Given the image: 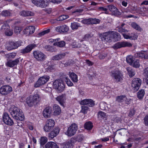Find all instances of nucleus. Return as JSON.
<instances>
[{"instance_id":"31","label":"nucleus","mask_w":148,"mask_h":148,"mask_svg":"<svg viewBox=\"0 0 148 148\" xmlns=\"http://www.w3.org/2000/svg\"><path fill=\"white\" fill-rule=\"evenodd\" d=\"M93 127L92 123L90 121L86 122L84 125L85 129L89 130H91Z\"/></svg>"},{"instance_id":"38","label":"nucleus","mask_w":148,"mask_h":148,"mask_svg":"<svg viewBox=\"0 0 148 148\" xmlns=\"http://www.w3.org/2000/svg\"><path fill=\"white\" fill-rule=\"evenodd\" d=\"M45 48L46 51H49L51 52H53L55 51L54 48L52 46L49 45H46L45 46Z\"/></svg>"},{"instance_id":"50","label":"nucleus","mask_w":148,"mask_h":148,"mask_svg":"<svg viewBox=\"0 0 148 148\" xmlns=\"http://www.w3.org/2000/svg\"><path fill=\"white\" fill-rule=\"evenodd\" d=\"M82 23L85 24H91L90 18L84 19L82 21Z\"/></svg>"},{"instance_id":"20","label":"nucleus","mask_w":148,"mask_h":148,"mask_svg":"<svg viewBox=\"0 0 148 148\" xmlns=\"http://www.w3.org/2000/svg\"><path fill=\"white\" fill-rule=\"evenodd\" d=\"M52 112V109L50 107H46L43 112V115L45 118H47L50 117Z\"/></svg>"},{"instance_id":"62","label":"nucleus","mask_w":148,"mask_h":148,"mask_svg":"<svg viewBox=\"0 0 148 148\" xmlns=\"http://www.w3.org/2000/svg\"><path fill=\"white\" fill-rule=\"evenodd\" d=\"M64 15L60 16L57 19V21H60L64 20Z\"/></svg>"},{"instance_id":"41","label":"nucleus","mask_w":148,"mask_h":148,"mask_svg":"<svg viewBox=\"0 0 148 148\" xmlns=\"http://www.w3.org/2000/svg\"><path fill=\"white\" fill-rule=\"evenodd\" d=\"M50 31V29L49 28H48L46 30H44L41 32L39 33L37 35L38 37H40L44 35L45 34L49 33Z\"/></svg>"},{"instance_id":"58","label":"nucleus","mask_w":148,"mask_h":148,"mask_svg":"<svg viewBox=\"0 0 148 148\" xmlns=\"http://www.w3.org/2000/svg\"><path fill=\"white\" fill-rule=\"evenodd\" d=\"M23 32V34H27L29 33H30L29 28H24Z\"/></svg>"},{"instance_id":"16","label":"nucleus","mask_w":148,"mask_h":148,"mask_svg":"<svg viewBox=\"0 0 148 148\" xmlns=\"http://www.w3.org/2000/svg\"><path fill=\"white\" fill-rule=\"evenodd\" d=\"M36 47V45L34 44H29L24 48L21 49L20 52L22 54H25L29 53L33 49Z\"/></svg>"},{"instance_id":"5","label":"nucleus","mask_w":148,"mask_h":148,"mask_svg":"<svg viewBox=\"0 0 148 148\" xmlns=\"http://www.w3.org/2000/svg\"><path fill=\"white\" fill-rule=\"evenodd\" d=\"M78 129L77 125L75 123H73L68 128L66 133H65V134L68 136H72L76 133Z\"/></svg>"},{"instance_id":"57","label":"nucleus","mask_w":148,"mask_h":148,"mask_svg":"<svg viewBox=\"0 0 148 148\" xmlns=\"http://www.w3.org/2000/svg\"><path fill=\"white\" fill-rule=\"evenodd\" d=\"M49 1L55 4H59L61 3V0H49Z\"/></svg>"},{"instance_id":"61","label":"nucleus","mask_w":148,"mask_h":148,"mask_svg":"<svg viewBox=\"0 0 148 148\" xmlns=\"http://www.w3.org/2000/svg\"><path fill=\"white\" fill-rule=\"evenodd\" d=\"M22 28H14V32L17 34L20 33Z\"/></svg>"},{"instance_id":"21","label":"nucleus","mask_w":148,"mask_h":148,"mask_svg":"<svg viewBox=\"0 0 148 148\" xmlns=\"http://www.w3.org/2000/svg\"><path fill=\"white\" fill-rule=\"evenodd\" d=\"M19 62L18 59H16L14 60H9L7 61L6 65L10 67H13L15 65H16Z\"/></svg>"},{"instance_id":"33","label":"nucleus","mask_w":148,"mask_h":148,"mask_svg":"<svg viewBox=\"0 0 148 148\" xmlns=\"http://www.w3.org/2000/svg\"><path fill=\"white\" fill-rule=\"evenodd\" d=\"M145 94V91L143 89L140 90L137 92V97L140 100L142 99Z\"/></svg>"},{"instance_id":"25","label":"nucleus","mask_w":148,"mask_h":148,"mask_svg":"<svg viewBox=\"0 0 148 148\" xmlns=\"http://www.w3.org/2000/svg\"><path fill=\"white\" fill-rule=\"evenodd\" d=\"M135 56L141 59H148V55L145 54L144 51H141L137 52L135 54Z\"/></svg>"},{"instance_id":"42","label":"nucleus","mask_w":148,"mask_h":148,"mask_svg":"<svg viewBox=\"0 0 148 148\" xmlns=\"http://www.w3.org/2000/svg\"><path fill=\"white\" fill-rule=\"evenodd\" d=\"M13 34L12 30L10 29V28H7L5 31V35L8 36H12Z\"/></svg>"},{"instance_id":"11","label":"nucleus","mask_w":148,"mask_h":148,"mask_svg":"<svg viewBox=\"0 0 148 148\" xmlns=\"http://www.w3.org/2000/svg\"><path fill=\"white\" fill-rule=\"evenodd\" d=\"M32 2L38 7L45 8L49 5V1L44 0H31Z\"/></svg>"},{"instance_id":"47","label":"nucleus","mask_w":148,"mask_h":148,"mask_svg":"<svg viewBox=\"0 0 148 148\" xmlns=\"http://www.w3.org/2000/svg\"><path fill=\"white\" fill-rule=\"evenodd\" d=\"M77 141L80 142L82 141L84 137L82 135L79 134L76 136H75Z\"/></svg>"},{"instance_id":"2","label":"nucleus","mask_w":148,"mask_h":148,"mask_svg":"<svg viewBox=\"0 0 148 148\" xmlns=\"http://www.w3.org/2000/svg\"><path fill=\"white\" fill-rule=\"evenodd\" d=\"M40 99V97L38 92L35 93L32 96H30L27 97L26 99V102L29 107H32L35 103L39 102Z\"/></svg>"},{"instance_id":"24","label":"nucleus","mask_w":148,"mask_h":148,"mask_svg":"<svg viewBox=\"0 0 148 148\" xmlns=\"http://www.w3.org/2000/svg\"><path fill=\"white\" fill-rule=\"evenodd\" d=\"M45 148H59L57 144L53 142H49L45 145Z\"/></svg>"},{"instance_id":"39","label":"nucleus","mask_w":148,"mask_h":148,"mask_svg":"<svg viewBox=\"0 0 148 148\" xmlns=\"http://www.w3.org/2000/svg\"><path fill=\"white\" fill-rule=\"evenodd\" d=\"M133 65V67L135 68H139L140 66V64L139 63V60L138 59L134 60V61L133 62L132 65Z\"/></svg>"},{"instance_id":"23","label":"nucleus","mask_w":148,"mask_h":148,"mask_svg":"<svg viewBox=\"0 0 148 148\" xmlns=\"http://www.w3.org/2000/svg\"><path fill=\"white\" fill-rule=\"evenodd\" d=\"M110 33H111L112 39H114L115 41H117L121 39V36L118 32L111 31Z\"/></svg>"},{"instance_id":"59","label":"nucleus","mask_w":148,"mask_h":148,"mask_svg":"<svg viewBox=\"0 0 148 148\" xmlns=\"http://www.w3.org/2000/svg\"><path fill=\"white\" fill-rule=\"evenodd\" d=\"M135 112L134 110H131L129 114V116L131 117H132L135 114Z\"/></svg>"},{"instance_id":"12","label":"nucleus","mask_w":148,"mask_h":148,"mask_svg":"<svg viewBox=\"0 0 148 148\" xmlns=\"http://www.w3.org/2000/svg\"><path fill=\"white\" fill-rule=\"evenodd\" d=\"M3 121L6 124L10 126L13 125L14 122L7 112H5L3 115Z\"/></svg>"},{"instance_id":"46","label":"nucleus","mask_w":148,"mask_h":148,"mask_svg":"<svg viewBox=\"0 0 148 148\" xmlns=\"http://www.w3.org/2000/svg\"><path fill=\"white\" fill-rule=\"evenodd\" d=\"M98 116L99 118L101 119H103L106 117V114L102 111H99L98 113Z\"/></svg>"},{"instance_id":"40","label":"nucleus","mask_w":148,"mask_h":148,"mask_svg":"<svg viewBox=\"0 0 148 148\" xmlns=\"http://www.w3.org/2000/svg\"><path fill=\"white\" fill-rule=\"evenodd\" d=\"M143 74L146 78V83L148 85V67L145 68Z\"/></svg>"},{"instance_id":"9","label":"nucleus","mask_w":148,"mask_h":148,"mask_svg":"<svg viewBox=\"0 0 148 148\" xmlns=\"http://www.w3.org/2000/svg\"><path fill=\"white\" fill-rule=\"evenodd\" d=\"M34 58L38 61H42L45 60L46 55L42 52L39 51H35L33 52Z\"/></svg>"},{"instance_id":"60","label":"nucleus","mask_w":148,"mask_h":148,"mask_svg":"<svg viewBox=\"0 0 148 148\" xmlns=\"http://www.w3.org/2000/svg\"><path fill=\"white\" fill-rule=\"evenodd\" d=\"M65 82H66V84L68 86H72L73 85V83L69 79V80L65 81Z\"/></svg>"},{"instance_id":"52","label":"nucleus","mask_w":148,"mask_h":148,"mask_svg":"<svg viewBox=\"0 0 148 148\" xmlns=\"http://www.w3.org/2000/svg\"><path fill=\"white\" fill-rule=\"evenodd\" d=\"M81 27V26H80L79 24L76 22H74L73 23H71V28H78Z\"/></svg>"},{"instance_id":"3","label":"nucleus","mask_w":148,"mask_h":148,"mask_svg":"<svg viewBox=\"0 0 148 148\" xmlns=\"http://www.w3.org/2000/svg\"><path fill=\"white\" fill-rule=\"evenodd\" d=\"M110 76L116 82H121L123 80V74L120 71H112Z\"/></svg>"},{"instance_id":"29","label":"nucleus","mask_w":148,"mask_h":148,"mask_svg":"<svg viewBox=\"0 0 148 148\" xmlns=\"http://www.w3.org/2000/svg\"><path fill=\"white\" fill-rule=\"evenodd\" d=\"M64 56L65 53L59 54L52 56L51 58V59L53 60H59L62 59Z\"/></svg>"},{"instance_id":"55","label":"nucleus","mask_w":148,"mask_h":148,"mask_svg":"<svg viewBox=\"0 0 148 148\" xmlns=\"http://www.w3.org/2000/svg\"><path fill=\"white\" fill-rule=\"evenodd\" d=\"M144 119L145 125L148 126V115L145 116Z\"/></svg>"},{"instance_id":"19","label":"nucleus","mask_w":148,"mask_h":148,"mask_svg":"<svg viewBox=\"0 0 148 148\" xmlns=\"http://www.w3.org/2000/svg\"><path fill=\"white\" fill-rule=\"evenodd\" d=\"M108 7L113 15L116 16L121 15V12L114 5H109L108 6Z\"/></svg>"},{"instance_id":"45","label":"nucleus","mask_w":148,"mask_h":148,"mask_svg":"<svg viewBox=\"0 0 148 148\" xmlns=\"http://www.w3.org/2000/svg\"><path fill=\"white\" fill-rule=\"evenodd\" d=\"M1 14L3 16H10L11 14L10 11L6 10L3 11L1 12Z\"/></svg>"},{"instance_id":"7","label":"nucleus","mask_w":148,"mask_h":148,"mask_svg":"<svg viewBox=\"0 0 148 148\" xmlns=\"http://www.w3.org/2000/svg\"><path fill=\"white\" fill-rule=\"evenodd\" d=\"M142 80L138 78H134L132 81L131 85L134 90L136 91H137L139 89L141 85Z\"/></svg>"},{"instance_id":"32","label":"nucleus","mask_w":148,"mask_h":148,"mask_svg":"<svg viewBox=\"0 0 148 148\" xmlns=\"http://www.w3.org/2000/svg\"><path fill=\"white\" fill-rule=\"evenodd\" d=\"M69 77L71 80L74 82H77L78 81V76L73 72H72L70 74Z\"/></svg>"},{"instance_id":"10","label":"nucleus","mask_w":148,"mask_h":148,"mask_svg":"<svg viewBox=\"0 0 148 148\" xmlns=\"http://www.w3.org/2000/svg\"><path fill=\"white\" fill-rule=\"evenodd\" d=\"M12 91V87L8 85H3L0 88V93L4 96L7 95Z\"/></svg>"},{"instance_id":"51","label":"nucleus","mask_w":148,"mask_h":148,"mask_svg":"<svg viewBox=\"0 0 148 148\" xmlns=\"http://www.w3.org/2000/svg\"><path fill=\"white\" fill-rule=\"evenodd\" d=\"M74 63V61L71 60H69L65 63V65H66L67 66H72Z\"/></svg>"},{"instance_id":"22","label":"nucleus","mask_w":148,"mask_h":148,"mask_svg":"<svg viewBox=\"0 0 148 148\" xmlns=\"http://www.w3.org/2000/svg\"><path fill=\"white\" fill-rule=\"evenodd\" d=\"M119 31L121 32L124 38L127 39H130V34L129 33L128 34H127L128 32V30H125V28H118Z\"/></svg>"},{"instance_id":"54","label":"nucleus","mask_w":148,"mask_h":148,"mask_svg":"<svg viewBox=\"0 0 148 148\" xmlns=\"http://www.w3.org/2000/svg\"><path fill=\"white\" fill-rule=\"evenodd\" d=\"M91 37L92 36L90 34H86L84 35L83 39L84 40H87Z\"/></svg>"},{"instance_id":"53","label":"nucleus","mask_w":148,"mask_h":148,"mask_svg":"<svg viewBox=\"0 0 148 148\" xmlns=\"http://www.w3.org/2000/svg\"><path fill=\"white\" fill-rule=\"evenodd\" d=\"M12 21V19H9V20H7L5 22V23H4L1 26L2 27H10L9 26V25L8 23H10V22L11 21Z\"/></svg>"},{"instance_id":"17","label":"nucleus","mask_w":148,"mask_h":148,"mask_svg":"<svg viewBox=\"0 0 148 148\" xmlns=\"http://www.w3.org/2000/svg\"><path fill=\"white\" fill-rule=\"evenodd\" d=\"M80 104L82 105H87L89 107H92L95 105V101L91 99H85L81 100Z\"/></svg>"},{"instance_id":"6","label":"nucleus","mask_w":148,"mask_h":148,"mask_svg":"<svg viewBox=\"0 0 148 148\" xmlns=\"http://www.w3.org/2000/svg\"><path fill=\"white\" fill-rule=\"evenodd\" d=\"M50 77L49 75H45L40 77L34 84V86L35 88L39 87L42 85L45 84L49 80Z\"/></svg>"},{"instance_id":"56","label":"nucleus","mask_w":148,"mask_h":148,"mask_svg":"<svg viewBox=\"0 0 148 148\" xmlns=\"http://www.w3.org/2000/svg\"><path fill=\"white\" fill-rule=\"evenodd\" d=\"M73 144H74L77 141L75 136L71 138L69 141Z\"/></svg>"},{"instance_id":"28","label":"nucleus","mask_w":148,"mask_h":148,"mask_svg":"<svg viewBox=\"0 0 148 148\" xmlns=\"http://www.w3.org/2000/svg\"><path fill=\"white\" fill-rule=\"evenodd\" d=\"M21 15L24 16H33L34 15L32 12L27 11H23L20 13Z\"/></svg>"},{"instance_id":"18","label":"nucleus","mask_w":148,"mask_h":148,"mask_svg":"<svg viewBox=\"0 0 148 148\" xmlns=\"http://www.w3.org/2000/svg\"><path fill=\"white\" fill-rule=\"evenodd\" d=\"M53 85L57 89L60 91L63 90L65 88V84L64 83L60 82L58 81H54Z\"/></svg>"},{"instance_id":"43","label":"nucleus","mask_w":148,"mask_h":148,"mask_svg":"<svg viewBox=\"0 0 148 148\" xmlns=\"http://www.w3.org/2000/svg\"><path fill=\"white\" fill-rule=\"evenodd\" d=\"M88 109L89 108L88 106H82L81 112L84 114H86L87 113Z\"/></svg>"},{"instance_id":"35","label":"nucleus","mask_w":148,"mask_h":148,"mask_svg":"<svg viewBox=\"0 0 148 148\" xmlns=\"http://www.w3.org/2000/svg\"><path fill=\"white\" fill-rule=\"evenodd\" d=\"M135 59L133 56H128L126 58L127 62L129 64L132 65Z\"/></svg>"},{"instance_id":"15","label":"nucleus","mask_w":148,"mask_h":148,"mask_svg":"<svg viewBox=\"0 0 148 148\" xmlns=\"http://www.w3.org/2000/svg\"><path fill=\"white\" fill-rule=\"evenodd\" d=\"M22 42L18 41L16 42L10 41L9 42L8 49L9 50H12L17 48L21 45Z\"/></svg>"},{"instance_id":"27","label":"nucleus","mask_w":148,"mask_h":148,"mask_svg":"<svg viewBox=\"0 0 148 148\" xmlns=\"http://www.w3.org/2000/svg\"><path fill=\"white\" fill-rule=\"evenodd\" d=\"M54 114L55 115H59L61 112V110L60 107L58 105L55 104L53 106Z\"/></svg>"},{"instance_id":"48","label":"nucleus","mask_w":148,"mask_h":148,"mask_svg":"<svg viewBox=\"0 0 148 148\" xmlns=\"http://www.w3.org/2000/svg\"><path fill=\"white\" fill-rule=\"evenodd\" d=\"M130 39L131 40H135L138 37V36L135 33H132L130 34Z\"/></svg>"},{"instance_id":"36","label":"nucleus","mask_w":148,"mask_h":148,"mask_svg":"<svg viewBox=\"0 0 148 148\" xmlns=\"http://www.w3.org/2000/svg\"><path fill=\"white\" fill-rule=\"evenodd\" d=\"M47 141V138L45 136H42L40 139V143L41 145H45Z\"/></svg>"},{"instance_id":"4","label":"nucleus","mask_w":148,"mask_h":148,"mask_svg":"<svg viewBox=\"0 0 148 148\" xmlns=\"http://www.w3.org/2000/svg\"><path fill=\"white\" fill-rule=\"evenodd\" d=\"M55 125V122L53 119H47L43 127V130L46 132H49L52 130Z\"/></svg>"},{"instance_id":"63","label":"nucleus","mask_w":148,"mask_h":148,"mask_svg":"<svg viewBox=\"0 0 148 148\" xmlns=\"http://www.w3.org/2000/svg\"><path fill=\"white\" fill-rule=\"evenodd\" d=\"M131 26L132 28H139L140 27L135 23H132L131 24Z\"/></svg>"},{"instance_id":"34","label":"nucleus","mask_w":148,"mask_h":148,"mask_svg":"<svg viewBox=\"0 0 148 148\" xmlns=\"http://www.w3.org/2000/svg\"><path fill=\"white\" fill-rule=\"evenodd\" d=\"M56 100L59 102L61 106L64 107V99L62 95L58 96L56 97Z\"/></svg>"},{"instance_id":"44","label":"nucleus","mask_w":148,"mask_h":148,"mask_svg":"<svg viewBox=\"0 0 148 148\" xmlns=\"http://www.w3.org/2000/svg\"><path fill=\"white\" fill-rule=\"evenodd\" d=\"M91 24H97L99 23L100 20L98 19L90 18Z\"/></svg>"},{"instance_id":"13","label":"nucleus","mask_w":148,"mask_h":148,"mask_svg":"<svg viewBox=\"0 0 148 148\" xmlns=\"http://www.w3.org/2000/svg\"><path fill=\"white\" fill-rule=\"evenodd\" d=\"M110 32L111 31H109L103 33L101 38L102 41L104 42H111L112 41V38Z\"/></svg>"},{"instance_id":"64","label":"nucleus","mask_w":148,"mask_h":148,"mask_svg":"<svg viewBox=\"0 0 148 148\" xmlns=\"http://www.w3.org/2000/svg\"><path fill=\"white\" fill-rule=\"evenodd\" d=\"M56 29L57 31L60 33L65 32V28H56Z\"/></svg>"},{"instance_id":"37","label":"nucleus","mask_w":148,"mask_h":148,"mask_svg":"<svg viewBox=\"0 0 148 148\" xmlns=\"http://www.w3.org/2000/svg\"><path fill=\"white\" fill-rule=\"evenodd\" d=\"M53 45L55 46H57L59 47H62L65 45V42L64 41L54 42Z\"/></svg>"},{"instance_id":"14","label":"nucleus","mask_w":148,"mask_h":148,"mask_svg":"<svg viewBox=\"0 0 148 148\" xmlns=\"http://www.w3.org/2000/svg\"><path fill=\"white\" fill-rule=\"evenodd\" d=\"M60 130V128L56 127L48 134V137L50 139H52L57 136L59 134Z\"/></svg>"},{"instance_id":"1","label":"nucleus","mask_w":148,"mask_h":148,"mask_svg":"<svg viewBox=\"0 0 148 148\" xmlns=\"http://www.w3.org/2000/svg\"><path fill=\"white\" fill-rule=\"evenodd\" d=\"M9 111L11 115L14 119L20 121L24 120V115L22 111L18 107L14 106H12L10 108Z\"/></svg>"},{"instance_id":"49","label":"nucleus","mask_w":148,"mask_h":148,"mask_svg":"<svg viewBox=\"0 0 148 148\" xmlns=\"http://www.w3.org/2000/svg\"><path fill=\"white\" fill-rule=\"evenodd\" d=\"M73 147V144L70 141L65 143V148H72Z\"/></svg>"},{"instance_id":"30","label":"nucleus","mask_w":148,"mask_h":148,"mask_svg":"<svg viewBox=\"0 0 148 148\" xmlns=\"http://www.w3.org/2000/svg\"><path fill=\"white\" fill-rule=\"evenodd\" d=\"M127 72V74L130 77H133L135 74L136 72L135 70L130 67H128L126 68Z\"/></svg>"},{"instance_id":"26","label":"nucleus","mask_w":148,"mask_h":148,"mask_svg":"<svg viewBox=\"0 0 148 148\" xmlns=\"http://www.w3.org/2000/svg\"><path fill=\"white\" fill-rule=\"evenodd\" d=\"M125 98H126V96L125 95L118 96L116 97V100L119 103L123 104Z\"/></svg>"},{"instance_id":"8","label":"nucleus","mask_w":148,"mask_h":148,"mask_svg":"<svg viewBox=\"0 0 148 148\" xmlns=\"http://www.w3.org/2000/svg\"><path fill=\"white\" fill-rule=\"evenodd\" d=\"M132 46V44L129 42H118L115 43L112 47L114 49H117L122 47H131Z\"/></svg>"}]
</instances>
